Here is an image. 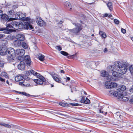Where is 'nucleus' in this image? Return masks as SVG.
Returning a JSON list of instances; mask_svg holds the SVG:
<instances>
[{
	"mask_svg": "<svg viewBox=\"0 0 133 133\" xmlns=\"http://www.w3.org/2000/svg\"><path fill=\"white\" fill-rule=\"evenodd\" d=\"M126 89L125 86L123 85H120L117 88V90L113 92V95L116 97H118L121 100L127 101L128 100V98L126 96V93L125 90ZM112 94L111 92V93Z\"/></svg>",
	"mask_w": 133,
	"mask_h": 133,
	"instance_id": "obj_1",
	"label": "nucleus"
},
{
	"mask_svg": "<svg viewBox=\"0 0 133 133\" xmlns=\"http://www.w3.org/2000/svg\"><path fill=\"white\" fill-rule=\"evenodd\" d=\"M114 65L117 67V71L120 74L123 75L126 73L128 69L127 64H122L118 61H117L114 63Z\"/></svg>",
	"mask_w": 133,
	"mask_h": 133,
	"instance_id": "obj_2",
	"label": "nucleus"
},
{
	"mask_svg": "<svg viewBox=\"0 0 133 133\" xmlns=\"http://www.w3.org/2000/svg\"><path fill=\"white\" fill-rule=\"evenodd\" d=\"M11 24L12 25L10 24H8L5 29L1 28L0 30H4V33L7 34H9L12 32L13 30L11 29L14 28L15 29H18V23L12 22Z\"/></svg>",
	"mask_w": 133,
	"mask_h": 133,
	"instance_id": "obj_3",
	"label": "nucleus"
},
{
	"mask_svg": "<svg viewBox=\"0 0 133 133\" xmlns=\"http://www.w3.org/2000/svg\"><path fill=\"white\" fill-rule=\"evenodd\" d=\"M30 21H27L26 23L23 24L22 23H18V29H21L23 28L26 29L32 30V31L34 30V28L29 22Z\"/></svg>",
	"mask_w": 133,
	"mask_h": 133,
	"instance_id": "obj_4",
	"label": "nucleus"
},
{
	"mask_svg": "<svg viewBox=\"0 0 133 133\" xmlns=\"http://www.w3.org/2000/svg\"><path fill=\"white\" fill-rule=\"evenodd\" d=\"M25 53V50L23 49H17L16 51V55L18 56L16 59L18 61H21L23 59V56Z\"/></svg>",
	"mask_w": 133,
	"mask_h": 133,
	"instance_id": "obj_5",
	"label": "nucleus"
},
{
	"mask_svg": "<svg viewBox=\"0 0 133 133\" xmlns=\"http://www.w3.org/2000/svg\"><path fill=\"white\" fill-rule=\"evenodd\" d=\"M37 77L38 79L34 80V82L36 83L37 84L42 85L43 84L44 82L46 81L45 78L42 75H39Z\"/></svg>",
	"mask_w": 133,
	"mask_h": 133,
	"instance_id": "obj_6",
	"label": "nucleus"
},
{
	"mask_svg": "<svg viewBox=\"0 0 133 133\" xmlns=\"http://www.w3.org/2000/svg\"><path fill=\"white\" fill-rule=\"evenodd\" d=\"M76 28L72 30H69V31L71 33L76 34L80 31L82 29L81 25L79 24H75Z\"/></svg>",
	"mask_w": 133,
	"mask_h": 133,
	"instance_id": "obj_7",
	"label": "nucleus"
},
{
	"mask_svg": "<svg viewBox=\"0 0 133 133\" xmlns=\"http://www.w3.org/2000/svg\"><path fill=\"white\" fill-rule=\"evenodd\" d=\"M15 79L16 81L19 82V84L22 86H25V84L23 83L24 81L23 77L20 75H17L15 77Z\"/></svg>",
	"mask_w": 133,
	"mask_h": 133,
	"instance_id": "obj_8",
	"label": "nucleus"
},
{
	"mask_svg": "<svg viewBox=\"0 0 133 133\" xmlns=\"http://www.w3.org/2000/svg\"><path fill=\"white\" fill-rule=\"evenodd\" d=\"M8 49L7 47L4 45H2L0 46V54L2 56L6 55L8 52Z\"/></svg>",
	"mask_w": 133,
	"mask_h": 133,
	"instance_id": "obj_9",
	"label": "nucleus"
},
{
	"mask_svg": "<svg viewBox=\"0 0 133 133\" xmlns=\"http://www.w3.org/2000/svg\"><path fill=\"white\" fill-rule=\"evenodd\" d=\"M21 60H23L28 66H30L32 63L30 56L28 55L25 56Z\"/></svg>",
	"mask_w": 133,
	"mask_h": 133,
	"instance_id": "obj_10",
	"label": "nucleus"
},
{
	"mask_svg": "<svg viewBox=\"0 0 133 133\" xmlns=\"http://www.w3.org/2000/svg\"><path fill=\"white\" fill-rule=\"evenodd\" d=\"M8 53L10 56L13 57H15L16 55V51L14 50L12 48H8Z\"/></svg>",
	"mask_w": 133,
	"mask_h": 133,
	"instance_id": "obj_11",
	"label": "nucleus"
},
{
	"mask_svg": "<svg viewBox=\"0 0 133 133\" xmlns=\"http://www.w3.org/2000/svg\"><path fill=\"white\" fill-rule=\"evenodd\" d=\"M1 19L5 21L8 20V21H10L14 20V18H11L9 19L8 15L6 14H3L1 16Z\"/></svg>",
	"mask_w": 133,
	"mask_h": 133,
	"instance_id": "obj_12",
	"label": "nucleus"
},
{
	"mask_svg": "<svg viewBox=\"0 0 133 133\" xmlns=\"http://www.w3.org/2000/svg\"><path fill=\"white\" fill-rule=\"evenodd\" d=\"M20 19L22 20H24L27 21H29L30 20V18L28 17H25L26 16V14H23L20 12Z\"/></svg>",
	"mask_w": 133,
	"mask_h": 133,
	"instance_id": "obj_13",
	"label": "nucleus"
},
{
	"mask_svg": "<svg viewBox=\"0 0 133 133\" xmlns=\"http://www.w3.org/2000/svg\"><path fill=\"white\" fill-rule=\"evenodd\" d=\"M16 39L18 41H23L24 39V36L22 34H19L16 35Z\"/></svg>",
	"mask_w": 133,
	"mask_h": 133,
	"instance_id": "obj_14",
	"label": "nucleus"
},
{
	"mask_svg": "<svg viewBox=\"0 0 133 133\" xmlns=\"http://www.w3.org/2000/svg\"><path fill=\"white\" fill-rule=\"evenodd\" d=\"M80 102L82 103L85 104L89 103L90 102V100L87 97H82Z\"/></svg>",
	"mask_w": 133,
	"mask_h": 133,
	"instance_id": "obj_15",
	"label": "nucleus"
},
{
	"mask_svg": "<svg viewBox=\"0 0 133 133\" xmlns=\"http://www.w3.org/2000/svg\"><path fill=\"white\" fill-rule=\"evenodd\" d=\"M18 69L21 70H24L25 68V63L23 61H21L18 66Z\"/></svg>",
	"mask_w": 133,
	"mask_h": 133,
	"instance_id": "obj_16",
	"label": "nucleus"
},
{
	"mask_svg": "<svg viewBox=\"0 0 133 133\" xmlns=\"http://www.w3.org/2000/svg\"><path fill=\"white\" fill-rule=\"evenodd\" d=\"M13 57L12 56H10L9 55L8 56L7 58V59L8 61L9 62H13L14 59V57Z\"/></svg>",
	"mask_w": 133,
	"mask_h": 133,
	"instance_id": "obj_17",
	"label": "nucleus"
},
{
	"mask_svg": "<svg viewBox=\"0 0 133 133\" xmlns=\"http://www.w3.org/2000/svg\"><path fill=\"white\" fill-rule=\"evenodd\" d=\"M37 24L38 25L42 27H44L46 25V23L42 20Z\"/></svg>",
	"mask_w": 133,
	"mask_h": 133,
	"instance_id": "obj_18",
	"label": "nucleus"
},
{
	"mask_svg": "<svg viewBox=\"0 0 133 133\" xmlns=\"http://www.w3.org/2000/svg\"><path fill=\"white\" fill-rule=\"evenodd\" d=\"M99 34L102 38H104L107 37V35L105 33L102 31H99Z\"/></svg>",
	"mask_w": 133,
	"mask_h": 133,
	"instance_id": "obj_19",
	"label": "nucleus"
},
{
	"mask_svg": "<svg viewBox=\"0 0 133 133\" xmlns=\"http://www.w3.org/2000/svg\"><path fill=\"white\" fill-rule=\"evenodd\" d=\"M107 77V79L109 81H114L116 80L115 78L113 77V76L112 77L111 75H108V76Z\"/></svg>",
	"mask_w": 133,
	"mask_h": 133,
	"instance_id": "obj_20",
	"label": "nucleus"
},
{
	"mask_svg": "<svg viewBox=\"0 0 133 133\" xmlns=\"http://www.w3.org/2000/svg\"><path fill=\"white\" fill-rule=\"evenodd\" d=\"M21 46L25 49L28 48V45L25 42H21Z\"/></svg>",
	"mask_w": 133,
	"mask_h": 133,
	"instance_id": "obj_21",
	"label": "nucleus"
},
{
	"mask_svg": "<svg viewBox=\"0 0 133 133\" xmlns=\"http://www.w3.org/2000/svg\"><path fill=\"white\" fill-rule=\"evenodd\" d=\"M105 87L108 89L111 88V82L110 81L106 82L105 84Z\"/></svg>",
	"mask_w": 133,
	"mask_h": 133,
	"instance_id": "obj_22",
	"label": "nucleus"
},
{
	"mask_svg": "<svg viewBox=\"0 0 133 133\" xmlns=\"http://www.w3.org/2000/svg\"><path fill=\"white\" fill-rule=\"evenodd\" d=\"M60 112H62V113H60L59 112H55V114H59L60 115H62L65 116H66L67 117H69V116H68V115L65 114V113L66 112L65 111H60Z\"/></svg>",
	"mask_w": 133,
	"mask_h": 133,
	"instance_id": "obj_23",
	"label": "nucleus"
},
{
	"mask_svg": "<svg viewBox=\"0 0 133 133\" xmlns=\"http://www.w3.org/2000/svg\"><path fill=\"white\" fill-rule=\"evenodd\" d=\"M0 125L3 126L5 127L8 128H10L11 127V126L9 124H6L3 123H1L0 122Z\"/></svg>",
	"mask_w": 133,
	"mask_h": 133,
	"instance_id": "obj_24",
	"label": "nucleus"
},
{
	"mask_svg": "<svg viewBox=\"0 0 133 133\" xmlns=\"http://www.w3.org/2000/svg\"><path fill=\"white\" fill-rule=\"evenodd\" d=\"M109 75L108 73L106 71H103L101 73V75L103 77H107Z\"/></svg>",
	"mask_w": 133,
	"mask_h": 133,
	"instance_id": "obj_25",
	"label": "nucleus"
},
{
	"mask_svg": "<svg viewBox=\"0 0 133 133\" xmlns=\"http://www.w3.org/2000/svg\"><path fill=\"white\" fill-rule=\"evenodd\" d=\"M116 67L117 66L115 65H114L110 66H108V68L110 71H113V70L115 69Z\"/></svg>",
	"mask_w": 133,
	"mask_h": 133,
	"instance_id": "obj_26",
	"label": "nucleus"
},
{
	"mask_svg": "<svg viewBox=\"0 0 133 133\" xmlns=\"http://www.w3.org/2000/svg\"><path fill=\"white\" fill-rule=\"evenodd\" d=\"M20 12H17L15 14V18H14V20L16 19H20Z\"/></svg>",
	"mask_w": 133,
	"mask_h": 133,
	"instance_id": "obj_27",
	"label": "nucleus"
},
{
	"mask_svg": "<svg viewBox=\"0 0 133 133\" xmlns=\"http://www.w3.org/2000/svg\"><path fill=\"white\" fill-rule=\"evenodd\" d=\"M30 72L31 73L34 75L36 76L37 77L39 75V73L35 72L33 70H30Z\"/></svg>",
	"mask_w": 133,
	"mask_h": 133,
	"instance_id": "obj_28",
	"label": "nucleus"
},
{
	"mask_svg": "<svg viewBox=\"0 0 133 133\" xmlns=\"http://www.w3.org/2000/svg\"><path fill=\"white\" fill-rule=\"evenodd\" d=\"M68 8H69L70 9H71V5L70 3L68 2H66L64 4Z\"/></svg>",
	"mask_w": 133,
	"mask_h": 133,
	"instance_id": "obj_29",
	"label": "nucleus"
},
{
	"mask_svg": "<svg viewBox=\"0 0 133 133\" xmlns=\"http://www.w3.org/2000/svg\"><path fill=\"white\" fill-rule=\"evenodd\" d=\"M38 58L40 60L43 61L44 60V56L40 54L39 55Z\"/></svg>",
	"mask_w": 133,
	"mask_h": 133,
	"instance_id": "obj_30",
	"label": "nucleus"
},
{
	"mask_svg": "<svg viewBox=\"0 0 133 133\" xmlns=\"http://www.w3.org/2000/svg\"><path fill=\"white\" fill-rule=\"evenodd\" d=\"M108 6L109 8V9L111 10L112 9V4L111 2H109L108 3Z\"/></svg>",
	"mask_w": 133,
	"mask_h": 133,
	"instance_id": "obj_31",
	"label": "nucleus"
},
{
	"mask_svg": "<svg viewBox=\"0 0 133 133\" xmlns=\"http://www.w3.org/2000/svg\"><path fill=\"white\" fill-rule=\"evenodd\" d=\"M14 44L16 47L21 46V42H14Z\"/></svg>",
	"mask_w": 133,
	"mask_h": 133,
	"instance_id": "obj_32",
	"label": "nucleus"
},
{
	"mask_svg": "<svg viewBox=\"0 0 133 133\" xmlns=\"http://www.w3.org/2000/svg\"><path fill=\"white\" fill-rule=\"evenodd\" d=\"M42 19L41 18V17L39 16H37L36 18V21L37 23H38V22L39 23L40 21H41Z\"/></svg>",
	"mask_w": 133,
	"mask_h": 133,
	"instance_id": "obj_33",
	"label": "nucleus"
},
{
	"mask_svg": "<svg viewBox=\"0 0 133 133\" xmlns=\"http://www.w3.org/2000/svg\"><path fill=\"white\" fill-rule=\"evenodd\" d=\"M111 88L114 87H115L117 86V84L115 83H112L111 82Z\"/></svg>",
	"mask_w": 133,
	"mask_h": 133,
	"instance_id": "obj_34",
	"label": "nucleus"
},
{
	"mask_svg": "<svg viewBox=\"0 0 133 133\" xmlns=\"http://www.w3.org/2000/svg\"><path fill=\"white\" fill-rule=\"evenodd\" d=\"M52 78H53L54 79L56 82H58L59 81V79L55 75H52Z\"/></svg>",
	"mask_w": 133,
	"mask_h": 133,
	"instance_id": "obj_35",
	"label": "nucleus"
},
{
	"mask_svg": "<svg viewBox=\"0 0 133 133\" xmlns=\"http://www.w3.org/2000/svg\"><path fill=\"white\" fill-rule=\"evenodd\" d=\"M8 15H10L11 16V15H13L15 14V12L13 10H12L9 11L8 12Z\"/></svg>",
	"mask_w": 133,
	"mask_h": 133,
	"instance_id": "obj_36",
	"label": "nucleus"
},
{
	"mask_svg": "<svg viewBox=\"0 0 133 133\" xmlns=\"http://www.w3.org/2000/svg\"><path fill=\"white\" fill-rule=\"evenodd\" d=\"M129 68L131 74L133 75V65L130 66Z\"/></svg>",
	"mask_w": 133,
	"mask_h": 133,
	"instance_id": "obj_37",
	"label": "nucleus"
},
{
	"mask_svg": "<svg viewBox=\"0 0 133 133\" xmlns=\"http://www.w3.org/2000/svg\"><path fill=\"white\" fill-rule=\"evenodd\" d=\"M63 55L67 56L69 55L67 52L63 51H61L60 52Z\"/></svg>",
	"mask_w": 133,
	"mask_h": 133,
	"instance_id": "obj_38",
	"label": "nucleus"
},
{
	"mask_svg": "<svg viewBox=\"0 0 133 133\" xmlns=\"http://www.w3.org/2000/svg\"><path fill=\"white\" fill-rule=\"evenodd\" d=\"M55 48L56 49H57L59 51H60L62 50V48L60 45L56 46Z\"/></svg>",
	"mask_w": 133,
	"mask_h": 133,
	"instance_id": "obj_39",
	"label": "nucleus"
},
{
	"mask_svg": "<svg viewBox=\"0 0 133 133\" xmlns=\"http://www.w3.org/2000/svg\"><path fill=\"white\" fill-rule=\"evenodd\" d=\"M112 75L113 77L115 78V77H116L117 76V73L116 71H114L112 73Z\"/></svg>",
	"mask_w": 133,
	"mask_h": 133,
	"instance_id": "obj_40",
	"label": "nucleus"
},
{
	"mask_svg": "<svg viewBox=\"0 0 133 133\" xmlns=\"http://www.w3.org/2000/svg\"><path fill=\"white\" fill-rule=\"evenodd\" d=\"M18 92V93H19L20 94L23 95H25V96H28L30 95H29V94H27L25 92Z\"/></svg>",
	"mask_w": 133,
	"mask_h": 133,
	"instance_id": "obj_41",
	"label": "nucleus"
},
{
	"mask_svg": "<svg viewBox=\"0 0 133 133\" xmlns=\"http://www.w3.org/2000/svg\"><path fill=\"white\" fill-rule=\"evenodd\" d=\"M7 39L10 41H11L13 39V37L11 35H9L7 37Z\"/></svg>",
	"mask_w": 133,
	"mask_h": 133,
	"instance_id": "obj_42",
	"label": "nucleus"
},
{
	"mask_svg": "<svg viewBox=\"0 0 133 133\" xmlns=\"http://www.w3.org/2000/svg\"><path fill=\"white\" fill-rule=\"evenodd\" d=\"M24 74L26 76H28L30 75V73L28 71H25Z\"/></svg>",
	"mask_w": 133,
	"mask_h": 133,
	"instance_id": "obj_43",
	"label": "nucleus"
},
{
	"mask_svg": "<svg viewBox=\"0 0 133 133\" xmlns=\"http://www.w3.org/2000/svg\"><path fill=\"white\" fill-rule=\"evenodd\" d=\"M59 104L63 107H64L65 106L66 104L64 103L63 102H60L59 103Z\"/></svg>",
	"mask_w": 133,
	"mask_h": 133,
	"instance_id": "obj_44",
	"label": "nucleus"
},
{
	"mask_svg": "<svg viewBox=\"0 0 133 133\" xmlns=\"http://www.w3.org/2000/svg\"><path fill=\"white\" fill-rule=\"evenodd\" d=\"M70 104L74 106H77L78 105V103H70Z\"/></svg>",
	"mask_w": 133,
	"mask_h": 133,
	"instance_id": "obj_45",
	"label": "nucleus"
},
{
	"mask_svg": "<svg viewBox=\"0 0 133 133\" xmlns=\"http://www.w3.org/2000/svg\"><path fill=\"white\" fill-rule=\"evenodd\" d=\"M114 22L115 23L118 24L119 22V21L116 19H115L114 20Z\"/></svg>",
	"mask_w": 133,
	"mask_h": 133,
	"instance_id": "obj_46",
	"label": "nucleus"
},
{
	"mask_svg": "<svg viewBox=\"0 0 133 133\" xmlns=\"http://www.w3.org/2000/svg\"><path fill=\"white\" fill-rule=\"evenodd\" d=\"M121 31L122 32L123 34H125L126 32V31L123 28H122L121 29Z\"/></svg>",
	"mask_w": 133,
	"mask_h": 133,
	"instance_id": "obj_47",
	"label": "nucleus"
},
{
	"mask_svg": "<svg viewBox=\"0 0 133 133\" xmlns=\"http://www.w3.org/2000/svg\"><path fill=\"white\" fill-rule=\"evenodd\" d=\"M3 75L5 76L6 77H8V76H7V74L5 72H4L3 73Z\"/></svg>",
	"mask_w": 133,
	"mask_h": 133,
	"instance_id": "obj_48",
	"label": "nucleus"
},
{
	"mask_svg": "<svg viewBox=\"0 0 133 133\" xmlns=\"http://www.w3.org/2000/svg\"><path fill=\"white\" fill-rule=\"evenodd\" d=\"M5 37V35L2 34H0V39L2 38Z\"/></svg>",
	"mask_w": 133,
	"mask_h": 133,
	"instance_id": "obj_49",
	"label": "nucleus"
},
{
	"mask_svg": "<svg viewBox=\"0 0 133 133\" xmlns=\"http://www.w3.org/2000/svg\"><path fill=\"white\" fill-rule=\"evenodd\" d=\"M18 7V6L17 5H14L12 7V9H15Z\"/></svg>",
	"mask_w": 133,
	"mask_h": 133,
	"instance_id": "obj_50",
	"label": "nucleus"
},
{
	"mask_svg": "<svg viewBox=\"0 0 133 133\" xmlns=\"http://www.w3.org/2000/svg\"><path fill=\"white\" fill-rule=\"evenodd\" d=\"M4 63L0 61V67H3L4 66Z\"/></svg>",
	"mask_w": 133,
	"mask_h": 133,
	"instance_id": "obj_51",
	"label": "nucleus"
},
{
	"mask_svg": "<svg viewBox=\"0 0 133 133\" xmlns=\"http://www.w3.org/2000/svg\"><path fill=\"white\" fill-rule=\"evenodd\" d=\"M129 91L130 92H133V86H132L130 89Z\"/></svg>",
	"mask_w": 133,
	"mask_h": 133,
	"instance_id": "obj_52",
	"label": "nucleus"
},
{
	"mask_svg": "<svg viewBox=\"0 0 133 133\" xmlns=\"http://www.w3.org/2000/svg\"><path fill=\"white\" fill-rule=\"evenodd\" d=\"M52 42H50V43H48V44L51 45L52 47H53L54 46L55 44H52Z\"/></svg>",
	"mask_w": 133,
	"mask_h": 133,
	"instance_id": "obj_53",
	"label": "nucleus"
},
{
	"mask_svg": "<svg viewBox=\"0 0 133 133\" xmlns=\"http://www.w3.org/2000/svg\"><path fill=\"white\" fill-rule=\"evenodd\" d=\"M116 115H117V116H119V117L120 118V116H121V115H120V114L119 112H116Z\"/></svg>",
	"mask_w": 133,
	"mask_h": 133,
	"instance_id": "obj_54",
	"label": "nucleus"
},
{
	"mask_svg": "<svg viewBox=\"0 0 133 133\" xmlns=\"http://www.w3.org/2000/svg\"><path fill=\"white\" fill-rule=\"evenodd\" d=\"M88 43L87 42H86L85 43L83 44V46H85L86 47H88Z\"/></svg>",
	"mask_w": 133,
	"mask_h": 133,
	"instance_id": "obj_55",
	"label": "nucleus"
},
{
	"mask_svg": "<svg viewBox=\"0 0 133 133\" xmlns=\"http://www.w3.org/2000/svg\"><path fill=\"white\" fill-rule=\"evenodd\" d=\"M102 109H100L99 110V112L102 113H103L104 114V113H103L104 111L103 110H102Z\"/></svg>",
	"mask_w": 133,
	"mask_h": 133,
	"instance_id": "obj_56",
	"label": "nucleus"
},
{
	"mask_svg": "<svg viewBox=\"0 0 133 133\" xmlns=\"http://www.w3.org/2000/svg\"><path fill=\"white\" fill-rule=\"evenodd\" d=\"M3 13L2 11L1 10H0V16L1 17L2 15H3Z\"/></svg>",
	"mask_w": 133,
	"mask_h": 133,
	"instance_id": "obj_57",
	"label": "nucleus"
},
{
	"mask_svg": "<svg viewBox=\"0 0 133 133\" xmlns=\"http://www.w3.org/2000/svg\"><path fill=\"white\" fill-rule=\"evenodd\" d=\"M104 52H108V50L107 49V48H105L103 50Z\"/></svg>",
	"mask_w": 133,
	"mask_h": 133,
	"instance_id": "obj_58",
	"label": "nucleus"
},
{
	"mask_svg": "<svg viewBox=\"0 0 133 133\" xmlns=\"http://www.w3.org/2000/svg\"><path fill=\"white\" fill-rule=\"evenodd\" d=\"M0 80L2 82L4 81V79L0 77Z\"/></svg>",
	"mask_w": 133,
	"mask_h": 133,
	"instance_id": "obj_59",
	"label": "nucleus"
},
{
	"mask_svg": "<svg viewBox=\"0 0 133 133\" xmlns=\"http://www.w3.org/2000/svg\"><path fill=\"white\" fill-rule=\"evenodd\" d=\"M130 102L132 103H133V99H132L130 100Z\"/></svg>",
	"mask_w": 133,
	"mask_h": 133,
	"instance_id": "obj_60",
	"label": "nucleus"
},
{
	"mask_svg": "<svg viewBox=\"0 0 133 133\" xmlns=\"http://www.w3.org/2000/svg\"><path fill=\"white\" fill-rule=\"evenodd\" d=\"M108 15V14H105L104 15V17H107Z\"/></svg>",
	"mask_w": 133,
	"mask_h": 133,
	"instance_id": "obj_61",
	"label": "nucleus"
},
{
	"mask_svg": "<svg viewBox=\"0 0 133 133\" xmlns=\"http://www.w3.org/2000/svg\"><path fill=\"white\" fill-rule=\"evenodd\" d=\"M63 23V22L62 21H61L58 23V24H62Z\"/></svg>",
	"mask_w": 133,
	"mask_h": 133,
	"instance_id": "obj_62",
	"label": "nucleus"
},
{
	"mask_svg": "<svg viewBox=\"0 0 133 133\" xmlns=\"http://www.w3.org/2000/svg\"><path fill=\"white\" fill-rule=\"evenodd\" d=\"M61 73H64V72L63 70H61Z\"/></svg>",
	"mask_w": 133,
	"mask_h": 133,
	"instance_id": "obj_63",
	"label": "nucleus"
},
{
	"mask_svg": "<svg viewBox=\"0 0 133 133\" xmlns=\"http://www.w3.org/2000/svg\"><path fill=\"white\" fill-rule=\"evenodd\" d=\"M70 78L69 77H67L66 78V79L68 81H69L70 80Z\"/></svg>",
	"mask_w": 133,
	"mask_h": 133,
	"instance_id": "obj_64",
	"label": "nucleus"
}]
</instances>
